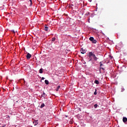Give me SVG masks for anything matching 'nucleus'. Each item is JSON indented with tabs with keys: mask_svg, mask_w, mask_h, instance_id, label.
<instances>
[{
	"mask_svg": "<svg viewBox=\"0 0 127 127\" xmlns=\"http://www.w3.org/2000/svg\"><path fill=\"white\" fill-rule=\"evenodd\" d=\"M121 92H125V88H124V86L121 87Z\"/></svg>",
	"mask_w": 127,
	"mask_h": 127,
	"instance_id": "obj_14",
	"label": "nucleus"
},
{
	"mask_svg": "<svg viewBox=\"0 0 127 127\" xmlns=\"http://www.w3.org/2000/svg\"><path fill=\"white\" fill-rule=\"evenodd\" d=\"M96 11H97V9H96Z\"/></svg>",
	"mask_w": 127,
	"mask_h": 127,
	"instance_id": "obj_34",
	"label": "nucleus"
},
{
	"mask_svg": "<svg viewBox=\"0 0 127 127\" xmlns=\"http://www.w3.org/2000/svg\"><path fill=\"white\" fill-rule=\"evenodd\" d=\"M60 88H61V86L60 85H59L57 88L56 89V91L57 92H58V91H59V89H60Z\"/></svg>",
	"mask_w": 127,
	"mask_h": 127,
	"instance_id": "obj_8",
	"label": "nucleus"
},
{
	"mask_svg": "<svg viewBox=\"0 0 127 127\" xmlns=\"http://www.w3.org/2000/svg\"><path fill=\"white\" fill-rule=\"evenodd\" d=\"M94 84H96V85H99L100 84V82L98 80H95L94 81Z\"/></svg>",
	"mask_w": 127,
	"mask_h": 127,
	"instance_id": "obj_7",
	"label": "nucleus"
},
{
	"mask_svg": "<svg viewBox=\"0 0 127 127\" xmlns=\"http://www.w3.org/2000/svg\"><path fill=\"white\" fill-rule=\"evenodd\" d=\"M33 124H34V126H37L38 125V120H35V122H33Z\"/></svg>",
	"mask_w": 127,
	"mask_h": 127,
	"instance_id": "obj_6",
	"label": "nucleus"
},
{
	"mask_svg": "<svg viewBox=\"0 0 127 127\" xmlns=\"http://www.w3.org/2000/svg\"><path fill=\"white\" fill-rule=\"evenodd\" d=\"M39 73L40 74H42V73H43V68H41L40 69Z\"/></svg>",
	"mask_w": 127,
	"mask_h": 127,
	"instance_id": "obj_11",
	"label": "nucleus"
},
{
	"mask_svg": "<svg viewBox=\"0 0 127 127\" xmlns=\"http://www.w3.org/2000/svg\"><path fill=\"white\" fill-rule=\"evenodd\" d=\"M83 64H86V62L84 61L83 63Z\"/></svg>",
	"mask_w": 127,
	"mask_h": 127,
	"instance_id": "obj_30",
	"label": "nucleus"
},
{
	"mask_svg": "<svg viewBox=\"0 0 127 127\" xmlns=\"http://www.w3.org/2000/svg\"><path fill=\"white\" fill-rule=\"evenodd\" d=\"M92 42V43H94V44H96V43H97V40L94 39L93 41Z\"/></svg>",
	"mask_w": 127,
	"mask_h": 127,
	"instance_id": "obj_16",
	"label": "nucleus"
},
{
	"mask_svg": "<svg viewBox=\"0 0 127 127\" xmlns=\"http://www.w3.org/2000/svg\"><path fill=\"white\" fill-rule=\"evenodd\" d=\"M5 127V125L2 126V127Z\"/></svg>",
	"mask_w": 127,
	"mask_h": 127,
	"instance_id": "obj_31",
	"label": "nucleus"
},
{
	"mask_svg": "<svg viewBox=\"0 0 127 127\" xmlns=\"http://www.w3.org/2000/svg\"><path fill=\"white\" fill-rule=\"evenodd\" d=\"M72 6H74V4H71V7H72Z\"/></svg>",
	"mask_w": 127,
	"mask_h": 127,
	"instance_id": "obj_28",
	"label": "nucleus"
},
{
	"mask_svg": "<svg viewBox=\"0 0 127 127\" xmlns=\"http://www.w3.org/2000/svg\"><path fill=\"white\" fill-rule=\"evenodd\" d=\"M93 58H94V57H96V55L95 54L92 55Z\"/></svg>",
	"mask_w": 127,
	"mask_h": 127,
	"instance_id": "obj_25",
	"label": "nucleus"
},
{
	"mask_svg": "<svg viewBox=\"0 0 127 127\" xmlns=\"http://www.w3.org/2000/svg\"><path fill=\"white\" fill-rule=\"evenodd\" d=\"M93 60V59L92 58H90V59L88 61V62H90V61H92Z\"/></svg>",
	"mask_w": 127,
	"mask_h": 127,
	"instance_id": "obj_23",
	"label": "nucleus"
},
{
	"mask_svg": "<svg viewBox=\"0 0 127 127\" xmlns=\"http://www.w3.org/2000/svg\"><path fill=\"white\" fill-rule=\"evenodd\" d=\"M80 52L82 54H85V53H86V50L81 48L80 50Z\"/></svg>",
	"mask_w": 127,
	"mask_h": 127,
	"instance_id": "obj_3",
	"label": "nucleus"
},
{
	"mask_svg": "<svg viewBox=\"0 0 127 127\" xmlns=\"http://www.w3.org/2000/svg\"><path fill=\"white\" fill-rule=\"evenodd\" d=\"M97 89H95V92H94V95H97Z\"/></svg>",
	"mask_w": 127,
	"mask_h": 127,
	"instance_id": "obj_21",
	"label": "nucleus"
},
{
	"mask_svg": "<svg viewBox=\"0 0 127 127\" xmlns=\"http://www.w3.org/2000/svg\"><path fill=\"white\" fill-rule=\"evenodd\" d=\"M44 79H45V78H44V77H42V80H41V82L42 81V80H44Z\"/></svg>",
	"mask_w": 127,
	"mask_h": 127,
	"instance_id": "obj_26",
	"label": "nucleus"
},
{
	"mask_svg": "<svg viewBox=\"0 0 127 127\" xmlns=\"http://www.w3.org/2000/svg\"><path fill=\"white\" fill-rule=\"evenodd\" d=\"M100 67H102V66H104V64H103L102 63V62H100Z\"/></svg>",
	"mask_w": 127,
	"mask_h": 127,
	"instance_id": "obj_20",
	"label": "nucleus"
},
{
	"mask_svg": "<svg viewBox=\"0 0 127 127\" xmlns=\"http://www.w3.org/2000/svg\"><path fill=\"white\" fill-rule=\"evenodd\" d=\"M94 109H97L98 108V104H96L94 105Z\"/></svg>",
	"mask_w": 127,
	"mask_h": 127,
	"instance_id": "obj_17",
	"label": "nucleus"
},
{
	"mask_svg": "<svg viewBox=\"0 0 127 127\" xmlns=\"http://www.w3.org/2000/svg\"><path fill=\"white\" fill-rule=\"evenodd\" d=\"M96 11H97V9H96Z\"/></svg>",
	"mask_w": 127,
	"mask_h": 127,
	"instance_id": "obj_35",
	"label": "nucleus"
},
{
	"mask_svg": "<svg viewBox=\"0 0 127 127\" xmlns=\"http://www.w3.org/2000/svg\"><path fill=\"white\" fill-rule=\"evenodd\" d=\"M55 40H56V38L55 37H53L52 39V42H54V41H55Z\"/></svg>",
	"mask_w": 127,
	"mask_h": 127,
	"instance_id": "obj_15",
	"label": "nucleus"
},
{
	"mask_svg": "<svg viewBox=\"0 0 127 127\" xmlns=\"http://www.w3.org/2000/svg\"><path fill=\"white\" fill-rule=\"evenodd\" d=\"M93 53L92 52H90L88 53V57L89 58H92V57L93 56Z\"/></svg>",
	"mask_w": 127,
	"mask_h": 127,
	"instance_id": "obj_5",
	"label": "nucleus"
},
{
	"mask_svg": "<svg viewBox=\"0 0 127 127\" xmlns=\"http://www.w3.org/2000/svg\"><path fill=\"white\" fill-rule=\"evenodd\" d=\"M65 116L66 118H67V116H66V115H65Z\"/></svg>",
	"mask_w": 127,
	"mask_h": 127,
	"instance_id": "obj_33",
	"label": "nucleus"
},
{
	"mask_svg": "<svg viewBox=\"0 0 127 127\" xmlns=\"http://www.w3.org/2000/svg\"><path fill=\"white\" fill-rule=\"evenodd\" d=\"M110 58L111 59H113V56H110Z\"/></svg>",
	"mask_w": 127,
	"mask_h": 127,
	"instance_id": "obj_27",
	"label": "nucleus"
},
{
	"mask_svg": "<svg viewBox=\"0 0 127 127\" xmlns=\"http://www.w3.org/2000/svg\"><path fill=\"white\" fill-rule=\"evenodd\" d=\"M49 29V28L48 26H45L44 30H45V31H48Z\"/></svg>",
	"mask_w": 127,
	"mask_h": 127,
	"instance_id": "obj_9",
	"label": "nucleus"
},
{
	"mask_svg": "<svg viewBox=\"0 0 127 127\" xmlns=\"http://www.w3.org/2000/svg\"><path fill=\"white\" fill-rule=\"evenodd\" d=\"M30 2V4H32V0H29Z\"/></svg>",
	"mask_w": 127,
	"mask_h": 127,
	"instance_id": "obj_24",
	"label": "nucleus"
},
{
	"mask_svg": "<svg viewBox=\"0 0 127 127\" xmlns=\"http://www.w3.org/2000/svg\"><path fill=\"white\" fill-rule=\"evenodd\" d=\"M45 107V104L44 103H42L40 106V108L42 109Z\"/></svg>",
	"mask_w": 127,
	"mask_h": 127,
	"instance_id": "obj_10",
	"label": "nucleus"
},
{
	"mask_svg": "<svg viewBox=\"0 0 127 127\" xmlns=\"http://www.w3.org/2000/svg\"><path fill=\"white\" fill-rule=\"evenodd\" d=\"M93 40H94V37H90L89 38V40H90V41H91V42L93 41Z\"/></svg>",
	"mask_w": 127,
	"mask_h": 127,
	"instance_id": "obj_13",
	"label": "nucleus"
},
{
	"mask_svg": "<svg viewBox=\"0 0 127 127\" xmlns=\"http://www.w3.org/2000/svg\"><path fill=\"white\" fill-rule=\"evenodd\" d=\"M88 1H89L90 2H92V0H88Z\"/></svg>",
	"mask_w": 127,
	"mask_h": 127,
	"instance_id": "obj_29",
	"label": "nucleus"
},
{
	"mask_svg": "<svg viewBox=\"0 0 127 127\" xmlns=\"http://www.w3.org/2000/svg\"><path fill=\"white\" fill-rule=\"evenodd\" d=\"M45 83L46 85H49V81L48 80H45Z\"/></svg>",
	"mask_w": 127,
	"mask_h": 127,
	"instance_id": "obj_12",
	"label": "nucleus"
},
{
	"mask_svg": "<svg viewBox=\"0 0 127 127\" xmlns=\"http://www.w3.org/2000/svg\"><path fill=\"white\" fill-rule=\"evenodd\" d=\"M45 96V92H43V94L41 95V97H44Z\"/></svg>",
	"mask_w": 127,
	"mask_h": 127,
	"instance_id": "obj_18",
	"label": "nucleus"
},
{
	"mask_svg": "<svg viewBox=\"0 0 127 127\" xmlns=\"http://www.w3.org/2000/svg\"><path fill=\"white\" fill-rule=\"evenodd\" d=\"M11 32H13V33L15 34V31H14V30H11Z\"/></svg>",
	"mask_w": 127,
	"mask_h": 127,
	"instance_id": "obj_22",
	"label": "nucleus"
},
{
	"mask_svg": "<svg viewBox=\"0 0 127 127\" xmlns=\"http://www.w3.org/2000/svg\"><path fill=\"white\" fill-rule=\"evenodd\" d=\"M119 44H123V43H122V42H120V43H119Z\"/></svg>",
	"mask_w": 127,
	"mask_h": 127,
	"instance_id": "obj_32",
	"label": "nucleus"
},
{
	"mask_svg": "<svg viewBox=\"0 0 127 127\" xmlns=\"http://www.w3.org/2000/svg\"><path fill=\"white\" fill-rule=\"evenodd\" d=\"M26 57L28 60H29V59L31 58V54H29V53H28Z\"/></svg>",
	"mask_w": 127,
	"mask_h": 127,
	"instance_id": "obj_1",
	"label": "nucleus"
},
{
	"mask_svg": "<svg viewBox=\"0 0 127 127\" xmlns=\"http://www.w3.org/2000/svg\"><path fill=\"white\" fill-rule=\"evenodd\" d=\"M93 59H94V61H97V60H98V58L95 57L93 58Z\"/></svg>",
	"mask_w": 127,
	"mask_h": 127,
	"instance_id": "obj_19",
	"label": "nucleus"
},
{
	"mask_svg": "<svg viewBox=\"0 0 127 127\" xmlns=\"http://www.w3.org/2000/svg\"><path fill=\"white\" fill-rule=\"evenodd\" d=\"M104 71H105V68L104 67H100L99 73H104Z\"/></svg>",
	"mask_w": 127,
	"mask_h": 127,
	"instance_id": "obj_2",
	"label": "nucleus"
},
{
	"mask_svg": "<svg viewBox=\"0 0 127 127\" xmlns=\"http://www.w3.org/2000/svg\"><path fill=\"white\" fill-rule=\"evenodd\" d=\"M123 121L125 124L127 125V118L126 117H123Z\"/></svg>",
	"mask_w": 127,
	"mask_h": 127,
	"instance_id": "obj_4",
	"label": "nucleus"
}]
</instances>
